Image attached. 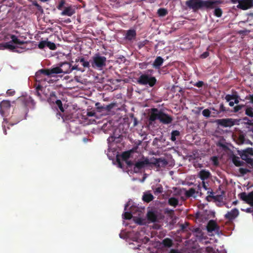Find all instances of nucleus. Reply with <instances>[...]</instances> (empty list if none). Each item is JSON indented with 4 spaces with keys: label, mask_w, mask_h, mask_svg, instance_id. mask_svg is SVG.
Returning <instances> with one entry per match:
<instances>
[{
    "label": "nucleus",
    "mask_w": 253,
    "mask_h": 253,
    "mask_svg": "<svg viewBox=\"0 0 253 253\" xmlns=\"http://www.w3.org/2000/svg\"><path fill=\"white\" fill-rule=\"evenodd\" d=\"M213 2L209 0H188L186 1V5L193 12L199 10H203L211 8Z\"/></svg>",
    "instance_id": "obj_1"
},
{
    "label": "nucleus",
    "mask_w": 253,
    "mask_h": 253,
    "mask_svg": "<svg viewBox=\"0 0 253 253\" xmlns=\"http://www.w3.org/2000/svg\"><path fill=\"white\" fill-rule=\"evenodd\" d=\"M92 59L91 64L93 68L102 70L106 66V58L105 56H101L99 53L95 54Z\"/></svg>",
    "instance_id": "obj_2"
},
{
    "label": "nucleus",
    "mask_w": 253,
    "mask_h": 253,
    "mask_svg": "<svg viewBox=\"0 0 253 253\" xmlns=\"http://www.w3.org/2000/svg\"><path fill=\"white\" fill-rule=\"evenodd\" d=\"M137 82L140 85H149L150 87H153L156 84L157 80L155 77L143 74L139 76Z\"/></svg>",
    "instance_id": "obj_3"
},
{
    "label": "nucleus",
    "mask_w": 253,
    "mask_h": 253,
    "mask_svg": "<svg viewBox=\"0 0 253 253\" xmlns=\"http://www.w3.org/2000/svg\"><path fill=\"white\" fill-rule=\"evenodd\" d=\"M149 165H151V161H150L148 158H145L142 161H138L134 165L133 171L135 173H138L141 169Z\"/></svg>",
    "instance_id": "obj_4"
},
{
    "label": "nucleus",
    "mask_w": 253,
    "mask_h": 253,
    "mask_svg": "<svg viewBox=\"0 0 253 253\" xmlns=\"http://www.w3.org/2000/svg\"><path fill=\"white\" fill-rule=\"evenodd\" d=\"M168 164V162L165 159L153 158L151 159V165L155 166L157 168L164 167Z\"/></svg>",
    "instance_id": "obj_5"
},
{
    "label": "nucleus",
    "mask_w": 253,
    "mask_h": 253,
    "mask_svg": "<svg viewBox=\"0 0 253 253\" xmlns=\"http://www.w3.org/2000/svg\"><path fill=\"white\" fill-rule=\"evenodd\" d=\"M207 228L209 232L215 231L218 234L220 232L219 226L217 224L216 222L213 220H210L209 221Z\"/></svg>",
    "instance_id": "obj_6"
},
{
    "label": "nucleus",
    "mask_w": 253,
    "mask_h": 253,
    "mask_svg": "<svg viewBox=\"0 0 253 253\" xmlns=\"http://www.w3.org/2000/svg\"><path fill=\"white\" fill-rule=\"evenodd\" d=\"M215 122L218 125L224 127H230L234 125V121L231 118L218 119Z\"/></svg>",
    "instance_id": "obj_7"
},
{
    "label": "nucleus",
    "mask_w": 253,
    "mask_h": 253,
    "mask_svg": "<svg viewBox=\"0 0 253 253\" xmlns=\"http://www.w3.org/2000/svg\"><path fill=\"white\" fill-rule=\"evenodd\" d=\"M159 120L164 124L168 125L171 123L173 119L171 116L161 111Z\"/></svg>",
    "instance_id": "obj_8"
},
{
    "label": "nucleus",
    "mask_w": 253,
    "mask_h": 253,
    "mask_svg": "<svg viewBox=\"0 0 253 253\" xmlns=\"http://www.w3.org/2000/svg\"><path fill=\"white\" fill-rule=\"evenodd\" d=\"M57 117L59 119V117H61L63 121H70V122H73L75 121V118H76L75 115L71 113L70 112H66L64 113L63 115H61L60 113H56Z\"/></svg>",
    "instance_id": "obj_9"
},
{
    "label": "nucleus",
    "mask_w": 253,
    "mask_h": 253,
    "mask_svg": "<svg viewBox=\"0 0 253 253\" xmlns=\"http://www.w3.org/2000/svg\"><path fill=\"white\" fill-rule=\"evenodd\" d=\"M253 6V0H243L239 2L237 7L243 10H247Z\"/></svg>",
    "instance_id": "obj_10"
},
{
    "label": "nucleus",
    "mask_w": 253,
    "mask_h": 253,
    "mask_svg": "<svg viewBox=\"0 0 253 253\" xmlns=\"http://www.w3.org/2000/svg\"><path fill=\"white\" fill-rule=\"evenodd\" d=\"M239 213L238 210L236 208H234L231 211H228L224 217L225 219L229 221H232L238 216Z\"/></svg>",
    "instance_id": "obj_11"
},
{
    "label": "nucleus",
    "mask_w": 253,
    "mask_h": 253,
    "mask_svg": "<svg viewBox=\"0 0 253 253\" xmlns=\"http://www.w3.org/2000/svg\"><path fill=\"white\" fill-rule=\"evenodd\" d=\"M156 211L151 210L148 211L147 217L148 221L151 222H155L158 221V214Z\"/></svg>",
    "instance_id": "obj_12"
},
{
    "label": "nucleus",
    "mask_w": 253,
    "mask_h": 253,
    "mask_svg": "<svg viewBox=\"0 0 253 253\" xmlns=\"http://www.w3.org/2000/svg\"><path fill=\"white\" fill-rule=\"evenodd\" d=\"M62 73L69 74L72 72L71 63L68 62H64L59 64Z\"/></svg>",
    "instance_id": "obj_13"
},
{
    "label": "nucleus",
    "mask_w": 253,
    "mask_h": 253,
    "mask_svg": "<svg viewBox=\"0 0 253 253\" xmlns=\"http://www.w3.org/2000/svg\"><path fill=\"white\" fill-rule=\"evenodd\" d=\"M161 113V111L159 110L157 108H152L149 118V121L150 122H154L156 120H159Z\"/></svg>",
    "instance_id": "obj_14"
},
{
    "label": "nucleus",
    "mask_w": 253,
    "mask_h": 253,
    "mask_svg": "<svg viewBox=\"0 0 253 253\" xmlns=\"http://www.w3.org/2000/svg\"><path fill=\"white\" fill-rule=\"evenodd\" d=\"M11 106L10 102L8 100H3L0 102V113L3 116L5 110H7Z\"/></svg>",
    "instance_id": "obj_15"
},
{
    "label": "nucleus",
    "mask_w": 253,
    "mask_h": 253,
    "mask_svg": "<svg viewBox=\"0 0 253 253\" xmlns=\"http://www.w3.org/2000/svg\"><path fill=\"white\" fill-rule=\"evenodd\" d=\"M240 199L245 201L247 203L251 204L252 200L253 199V191L247 194L246 192H242L239 195Z\"/></svg>",
    "instance_id": "obj_16"
},
{
    "label": "nucleus",
    "mask_w": 253,
    "mask_h": 253,
    "mask_svg": "<svg viewBox=\"0 0 253 253\" xmlns=\"http://www.w3.org/2000/svg\"><path fill=\"white\" fill-rule=\"evenodd\" d=\"M42 75L48 76L51 75L50 69H42L37 72L35 75L37 81H40L42 80L41 78Z\"/></svg>",
    "instance_id": "obj_17"
},
{
    "label": "nucleus",
    "mask_w": 253,
    "mask_h": 253,
    "mask_svg": "<svg viewBox=\"0 0 253 253\" xmlns=\"http://www.w3.org/2000/svg\"><path fill=\"white\" fill-rule=\"evenodd\" d=\"M211 174L210 172L206 169H202L198 173V177L200 178V179L202 181H205L206 179H208L211 176Z\"/></svg>",
    "instance_id": "obj_18"
},
{
    "label": "nucleus",
    "mask_w": 253,
    "mask_h": 253,
    "mask_svg": "<svg viewBox=\"0 0 253 253\" xmlns=\"http://www.w3.org/2000/svg\"><path fill=\"white\" fill-rule=\"evenodd\" d=\"M75 13V9L72 6H69L65 7L64 10L61 13V15H66L71 16Z\"/></svg>",
    "instance_id": "obj_19"
},
{
    "label": "nucleus",
    "mask_w": 253,
    "mask_h": 253,
    "mask_svg": "<svg viewBox=\"0 0 253 253\" xmlns=\"http://www.w3.org/2000/svg\"><path fill=\"white\" fill-rule=\"evenodd\" d=\"M164 60L161 56H157L155 59L152 66L156 69H159L164 63Z\"/></svg>",
    "instance_id": "obj_20"
},
{
    "label": "nucleus",
    "mask_w": 253,
    "mask_h": 253,
    "mask_svg": "<svg viewBox=\"0 0 253 253\" xmlns=\"http://www.w3.org/2000/svg\"><path fill=\"white\" fill-rule=\"evenodd\" d=\"M136 36V32L135 30L130 29L126 31L125 35V39L131 41L134 39Z\"/></svg>",
    "instance_id": "obj_21"
},
{
    "label": "nucleus",
    "mask_w": 253,
    "mask_h": 253,
    "mask_svg": "<svg viewBox=\"0 0 253 253\" xmlns=\"http://www.w3.org/2000/svg\"><path fill=\"white\" fill-rule=\"evenodd\" d=\"M31 100V97L27 96H22L19 97L17 99L18 102H19L25 107L27 106L30 103Z\"/></svg>",
    "instance_id": "obj_22"
},
{
    "label": "nucleus",
    "mask_w": 253,
    "mask_h": 253,
    "mask_svg": "<svg viewBox=\"0 0 253 253\" xmlns=\"http://www.w3.org/2000/svg\"><path fill=\"white\" fill-rule=\"evenodd\" d=\"M57 97L55 94V92H51L50 93L49 96L47 98V102L50 104H54L56 102V101L58 100Z\"/></svg>",
    "instance_id": "obj_23"
},
{
    "label": "nucleus",
    "mask_w": 253,
    "mask_h": 253,
    "mask_svg": "<svg viewBox=\"0 0 253 253\" xmlns=\"http://www.w3.org/2000/svg\"><path fill=\"white\" fill-rule=\"evenodd\" d=\"M154 199L153 195L149 192L144 193L142 196V200L144 202L149 203Z\"/></svg>",
    "instance_id": "obj_24"
},
{
    "label": "nucleus",
    "mask_w": 253,
    "mask_h": 253,
    "mask_svg": "<svg viewBox=\"0 0 253 253\" xmlns=\"http://www.w3.org/2000/svg\"><path fill=\"white\" fill-rule=\"evenodd\" d=\"M10 38L11 39V42L14 44L22 45L25 43V42L21 41L20 39H18L16 36L14 35H10Z\"/></svg>",
    "instance_id": "obj_25"
},
{
    "label": "nucleus",
    "mask_w": 253,
    "mask_h": 253,
    "mask_svg": "<svg viewBox=\"0 0 253 253\" xmlns=\"http://www.w3.org/2000/svg\"><path fill=\"white\" fill-rule=\"evenodd\" d=\"M233 163L237 167L242 166L244 164V162L240 160V158L237 156H234L233 158Z\"/></svg>",
    "instance_id": "obj_26"
},
{
    "label": "nucleus",
    "mask_w": 253,
    "mask_h": 253,
    "mask_svg": "<svg viewBox=\"0 0 253 253\" xmlns=\"http://www.w3.org/2000/svg\"><path fill=\"white\" fill-rule=\"evenodd\" d=\"M179 201L178 199L174 197H171L168 200V204L171 206L176 207L178 205Z\"/></svg>",
    "instance_id": "obj_27"
},
{
    "label": "nucleus",
    "mask_w": 253,
    "mask_h": 253,
    "mask_svg": "<svg viewBox=\"0 0 253 253\" xmlns=\"http://www.w3.org/2000/svg\"><path fill=\"white\" fill-rule=\"evenodd\" d=\"M3 46L5 48L8 49L12 51H14V49H15L16 48V46L13 44V43L11 42V41L9 42L4 43L3 44Z\"/></svg>",
    "instance_id": "obj_28"
},
{
    "label": "nucleus",
    "mask_w": 253,
    "mask_h": 253,
    "mask_svg": "<svg viewBox=\"0 0 253 253\" xmlns=\"http://www.w3.org/2000/svg\"><path fill=\"white\" fill-rule=\"evenodd\" d=\"M202 187L205 190H207L209 189V188H208L207 185H206V183L205 182V181H202V186L201 185V184H199L198 186V189H197V193H200V195L201 196L202 193L201 192V188H202Z\"/></svg>",
    "instance_id": "obj_29"
},
{
    "label": "nucleus",
    "mask_w": 253,
    "mask_h": 253,
    "mask_svg": "<svg viewBox=\"0 0 253 253\" xmlns=\"http://www.w3.org/2000/svg\"><path fill=\"white\" fill-rule=\"evenodd\" d=\"M180 135V132L178 130H172L171 132V138L170 140L172 141H175L176 139V137Z\"/></svg>",
    "instance_id": "obj_30"
},
{
    "label": "nucleus",
    "mask_w": 253,
    "mask_h": 253,
    "mask_svg": "<svg viewBox=\"0 0 253 253\" xmlns=\"http://www.w3.org/2000/svg\"><path fill=\"white\" fill-rule=\"evenodd\" d=\"M80 63H82V66L84 68H88L90 67L89 62L87 60L85 59L84 57H81L80 58Z\"/></svg>",
    "instance_id": "obj_31"
},
{
    "label": "nucleus",
    "mask_w": 253,
    "mask_h": 253,
    "mask_svg": "<svg viewBox=\"0 0 253 253\" xmlns=\"http://www.w3.org/2000/svg\"><path fill=\"white\" fill-rule=\"evenodd\" d=\"M163 244L165 247H170L172 246V241L169 238H166L163 241Z\"/></svg>",
    "instance_id": "obj_32"
},
{
    "label": "nucleus",
    "mask_w": 253,
    "mask_h": 253,
    "mask_svg": "<svg viewBox=\"0 0 253 253\" xmlns=\"http://www.w3.org/2000/svg\"><path fill=\"white\" fill-rule=\"evenodd\" d=\"M245 114L251 118H253V108L251 107H247L245 109Z\"/></svg>",
    "instance_id": "obj_33"
},
{
    "label": "nucleus",
    "mask_w": 253,
    "mask_h": 253,
    "mask_svg": "<svg viewBox=\"0 0 253 253\" xmlns=\"http://www.w3.org/2000/svg\"><path fill=\"white\" fill-rule=\"evenodd\" d=\"M157 13L160 16H166L168 13V10L164 8H160L158 10Z\"/></svg>",
    "instance_id": "obj_34"
},
{
    "label": "nucleus",
    "mask_w": 253,
    "mask_h": 253,
    "mask_svg": "<svg viewBox=\"0 0 253 253\" xmlns=\"http://www.w3.org/2000/svg\"><path fill=\"white\" fill-rule=\"evenodd\" d=\"M190 230L191 231L193 234L196 236H200L201 234V230L199 228H193L192 229H190Z\"/></svg>",
    "instance_id": "obj_35"
},
{
    "label": "nucleus",
    "mask_w": 253,
    "mask_h": 253,
    "mask_svg": "<svg viewBox=\"0 0 253 253\" xmlns=\"http://www.w3.org/2000/svg\"><path fill=\"white\" fill-rule=\"evenodd\" d=\"M196 193V190L193 188H190L188 190L186 191L185 192V196L187 197H191L193 196V195Z\"/></svg>",
    "instance_id": "obj_36"
},
{
    "label": "nucleus",
    "mask_w": 253,
    "mask_h": 253,
    "mask_svg": "<svg viewBox=\"0 0 253 253\" xmlns=\"http://www.w3.org/2000/svg\"><path fill=\"white\" fill-rule=\"evenodd\" d=\"M50 71L51 75L62 73L60 66L53 68L50 69Z\"/></svg>",
    "instance_id": "obj_37"
},
{
    "label": "nucleus",
    "mask_w": 253,
    "mask_h": 253,
    "mask_svg": "<svg viewBox=\"0 0 253 253\" xmlns=\"http://www.w3.org/2000/svg\"><path fill=\"white\" fill-rule=\"evenodd\" d=\"M189 224L186 222L185 224H182L180 225V231L183 232H186L188 231V229L190 230V228L188 227Z\"/></svg>",
    "instance_id": "obj_38"
},
{
    "label": "nucleus",
    "mask_w": 253,
    "mask_h": 253,
    "mask_svg": "<svg viewBox=\"0 0 253 253\" xmlns=\"http://www.w3.org/2000/svg\"><path fill=\"white\" fill-rule=\"evenodd\" d=\"M163 192V188L161 185H159L154 190V193L156 195H158Z\"/></svg>",
    "instance_id": "obj_39"
},
{
    "label": "nucleus",
    "mask_w": 253,
    "mask_h": 253,
    "mask_svg": "<svg viewBox=\"0 0 253 253\" xmlns=\"http://www.w3.org/2000/svg\"><path fill=\"white\" fill-rule=\"evenodd\" d=\"M115 105V103H111L108 105H103L101 107V109L107 111H110L114 107Z\"/></svg>",
    "instance_id": "obj_40"
},
{
    "label": "nucleus",
    "mask_w": 253,
    "mask_h": 253,
    "mask_svg": "<svg viewBox=\"0 0 253 253\" xmlns=\"http://www.w3.org/2000/svg\"><path fill=\"white\" fill-rule=\"evenodd\" d=\"M222 11L221 8H216L214 9V15L217 17H220L222 16Z\"/></svg>",
    "instance_id": "obj_41"
},
{
    "label": "nucleus",
    "mask_w": 253,
    "mask_h": 253,
    "mask_svg": "<svg viewBox=\"0 0 253 253\" xmlns=\"http://www.w3.org/2000/svg\"><path fill=\"white\" fill-rule=\"evenodd\" d=\"M130 156V153L129 151H126L122 154V158L123 160L126 161Z\"/></svg>",
    "instance_id": "obj_42"
},
{
    "label": "nucleus",
    "mask_w": 253,
    "mask_h": 253,
    "mask_svg": "<svg viewBox=\"0 0 253 253\" xmlns=\"http://www.w3.org/2000/svg\"><path fill=\"white\" fill-rule=\"evenodd\" d=\"M55 104H56V105L58 107V108H59V110L61 111V112H62L63 113L64 112V109L63 107L62 103L60 99H58V100H57Z\"/></svg>",
    "instance_id": "obj_43"
},
{
    "label": "nucleus",
    "mask_w": 253,
    "mask_h": 253,
    "mask_svg": "<svg viewBox=\"0 0 253 253\" xmlns=\"http://www.w3.org/2000/svg\"><path fill=\"white\" fill-rule=\"evenodd\" d=\"M47 47L51 50H55L56 48V45L54 42L48 41L47 42Z\"/></svg>",
    "instance_id": "obj_44"
},
{
    "label": "nucleus",
    "mask_w": 253,
    "mask_h": 253,
    "mask_svg": "<svg viewBox=\"0 0 253 253\" xmlns=\"http://www.w3.org/2000/svg\"><path fill=\"white\" fill-rule=\"evenodd\" d=\"M124 218L125 219H130L132 217V215L130 212L126 211L125 212L124 214Z\"/></svg>",
    "instance_id": "obj_45"
},
{
    "label": "nucleus",
    "mask_w": 253,
    "mask_h": 253,
    "mask_svg": "<svg viewBox=\"0 0 253 253\" xmlns=\"http://www.w3.org/2000/svg\"><path fill=\"white\" fill-rule=\"evenodd\" d=\"M47 42L46 41H42L39 42L38 44V47L40 49H43L45 46H47Z\"/></svg>",
    "instance_id": "obj_46"
},
{
    "label": "nucleus",
    "mask_w": 253,
    "mask_h": 253,
    "mask_svg": "<svg viewBox=\"0 0 253 253\" xmlns=\"http://www.w3.org/2000/svg\"><path fill=\"white\" fill-rule=\"evenodd\" d=\"M233 99H234V103L238 104L239 102L240 96L238 95L236 91L233 92Z\"/></svg>",
    "instance_id": "obj_47"
},
{
    "label": "nucleus",
    "mask_w": 253,
    "mask_h": 253,
    "mask_svg": "<svg viewBox=\"0 0 253 253\" xmlns=\"http://www.w3.org/2000/svg\"><path fill=\"white\" fill-rule=\"evenodd\" d=\"M241 158L243 160H247V162L250 163L252 160L251 158H248L246 153L244 151V153L241 155Z\"/></svg>",
    "instance_id": "obj_48"
},
{
    "label": "nucleus",
    "mask_w": 253,
    "mask_h": 253,
    "mask_svg": "<svg viewBox=\"0 0 253 253\" xmlns=\"http://www.w3.org/2000/svg\"><path fill=\"white\" fill-rule=\"evenodd\" d=\"M203 115L207 118H209L211 115V111L208 109H204L202 112Z\"/></svg>",
    "instance_id": "obj_49"
},
{
    "label": "nucleus",
    "mask_w": 253,
    "mask_h": 253,
    "mask_svg": "<svg viewBox=\"0 0 253 253\" xmlns=\"http://www.w3.org/2000/svg\"><path fill=\"white\" fill-rule=\"evenodd\" d=\"M71 70H72V71L74 70H76L78 71H81L82 72H83L84 71V70L83 69L81 68H80L79 67L78 65H75L74 66H72L71 65Z\"/></svg>",
    "instance_id": "obj_50"
},
{
    "label": "nucleus",
    "mask_w": 253,
    "mask_h": 253,
    "mask_svg": "<svg viewBox=\"0 0 253 253\" xmlns=\"http://www.w3.org/2000/svg\"><path fill=\"white\" fill-rule=\"evenodd\" d=\"M245 107V105H238L234 107V112L237 113L241 110L243 107Z\"/></svg>",
    "instance_id": "obj_51"
},
{
    "label": "nucleus",
    "mask_w": 253,
    "mask_h": 253,
    "mask_svg": "<svg viewBox=\"0 0 253 253\" xmlns=\"http://www.w3.org/2000/svg\"><path fill=\"white\" fill-rule=\"evenodd\" d=\"M65 4V0H61L59 2L58 5L57 6V9H59V10H61L63 8V6H64Z\"/></svg>",
    "instance_id": "obj_52"
},
{
    "label": "nucleus",
    "mask_w": 253,
    "mask_h": 253,
    "mask_svg": "<svg viewBox=\"0 0 253 253\" xmlns=\"http://www.w3.org/2000/svg\"><path fill=\"white\" fill-rule=\"evenodd\" d=\"M148 41L147 40H145L143 42H140L138 43V47L139 49H141L143 46L145 45V44L147 43Z\"/></svg>",
    "instance_id": "obj_53"
},
{
    "label": "nucleus",
    "mask_w": 253,
    "mask_h": 253,
    "mask_svg": "<svg viewBox=\"0 0 253 253\" xmlns=\"http://www.w3.org/2000/svg\"><path fill=\"white\" fill-rule=\"evenodd\" d=\"M218 197V196H213V195H209L208 196H207L206 199L208 201H211V199H214L215 201H217L218 200V199H217V197Z\"/></svg>",
    "instance_id": "obj_54"
},
{
    "label": "nucleus",
    "mask_w": 253,
    "mask_h": 253,
    "mask_svg": "<svg viewBox=\"0 0 253 253\" xmlns=\"http://www.w3.org/2000/svg\"><path fill=\"white\" fill-rule=\"evenodd\" d=\"M233 93L232 94H227L225 96V99L227 102H229L231 101V100L233 99Z\"/></svg>",
    "instance_id": "obj_55"
},
{
    "label": "nucleus",
    "mask_w": 253,
    "mask_h": 253,
    "mask_svg": "<svg viewBox=\"0 0 253 253\" xmlns=\"http://www.w3.org/2000/svg\"><path fill=\"white\" fill-rule=\"evenodd\" d=\"M204 85V82L203 81H198L194 84V86H197L199 88L202 87Z\"/></svg>",
    "instance_id": "obj_56"
},
{
    "label": "nucleus",
    "mask_w": 253,
    "mask_h": 253,
    "mask_svg": "<svg viewBox=\"0 0 253 253\" xmlns=\"http://www.w3.org/2000/svg\"><path fill=\"white\" fill-rule=\"evenodd\" d=\"M245 153H246L247 154H250L252 155H253V149L252 148H249L247 149L245 151Z\"/></svg>",
    "instance_id": "obj_57"
},
{
    "label": "nucleus",
    "mask_w": 253,
    "mask_h": 253,
    "mask_svg": "<svg viewBox=\"0 0 253 253\" xmlns=\"http://www.w3.org/2000/svg\"><path fill=\"white\" fill-rule=\"evenodd\" d=\"M15 91L12 89H8L6 91L7 94L9 96L13 95L15 94Z\"/></svg>",
    "instance_id": "obj_58"
},
{
    "label": "nucleus",
    "mask_w": 253,
    "mask_h": 253,
    "mask_svg": "<svg viewBox=\"0 0 253 253\" xmlns=\"http://www.w3.org/2000/svg\"><path fill=\"white\" fill-rule=\"evenodd\" d=\"M209 56V52L208 51L204 52L201 55V58H206Z\"/></svg>",
    "instance_id": "obj_59"
},
{
    "label": "nucleus",
    "mask_w": 253,
    "mask_h": 253,
    "mask_svg": "<svg viewBox=\"0 0 253 253\" xmlns=\"http://www.w3.org/2000/svg\"><path fill=\"white\" fill-rule=\"evenodd\" d=\"M246 99H249L250 100V102L252 103H253V94H250L246 97Z\"/></svg>",
    "instance_id": "obj_60"
},
{
    "label": "nucleus",
    "mask_w": 253,
    "mask_h": 253,
    "mask_svg": "<svg viewBox=\"0 0 253 253\" xmlns=\"http://www.w3.org/2000/svg\"><path fill=\"white\" fill-rule=\"evenodd\" d=\"M225 111H226V109H225V107H224V105L223 104H221L220 105V107H219V112H218V114L219 112H224Z\"/></svg>",
    "instance_id": "obj_61"
},
{
    "label": "nucleus",
    "mask_w": 253,
    "mask_h": 253,
    "mask_svg": "<svg viewBox=\"0 0 253 253\" xmlns=\"http://www.w3.org/2000/svg\"><path fill=\"white\" fill-rule=\"evenodd\" d=\"M117 162L118 163V165L119 166V167L120 168H123V163H122V162L121 161V160L117 158Z\"/></svg>",
    "instance_id": "obj_62"
},
{
    "label": "nucleus",
    "mask_w": 253,
    "mask_h": 253,
    "mask_svg": "<svg viewBox=\"0 0 253 253\" xmlns=\"http://www.w3.org/2000/svg\"><path fill=\"white\" fill-rule=\"evenodd\" d=\"M239 171L242 174H244L247 173L248 169H246L240 168Z\"/></svg>",
    "instance_id": "obj_63"
},
{
    "label": "nucleus",
    "mask_w": 253,
    "mask_h": 253,
    "mask_svg": "<svg viewBox=\"0 0 253 253\" xmlns=\"http://www.w3.org/2000/svg\"><path fill=\"white\" fill-rule=\"evenodd\" d=\"M244 120L245 121H248V124L249 125H253V120H250L248 119V118L246 117L244 118Z\"/></svg>",
    "instance_id": "obj_64"
}]
</instances>
